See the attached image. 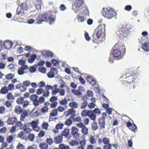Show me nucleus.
<instances>
[{"label": "nucleus", "mask_w": 149, "mask_h": 149, "mask_svg": "<svg viewBox=\"0 0 149 149\" xmlns=\"http://www.w3.org/2000/svg\"><path fill=\"white\" fill-rule=\"evenodd\" d=\"M134 30V27L132 25H129L125 26H123L119 28L117 32V34L119 37L122 36L125 37L133 34Z\"/></svg>", "instance_id": "f257e3e1"}, {"label": "nucleus", "mask_w": 149, "mask_h": 149, "mask_svg": "<svg viewBox=\"0 0 149 149\" xmlns=\"http://www.w3.org/2000/svg\"><path fill=\"white\" fill-rule=\"evenodd\" d=\"M102 13L103 16L108 19H111L117 15L116 11L113 9L110 8H103Z\"/></svg>", "instance_id": "f03ea898"}, {"label": "nucleus", "mask_w": 149, "mask_h": 149, "mask_svg": "<svg viewBox=\"0 0 149 149\" xmlns=\"http://www.w3.org/2000/svg\"><path fill=\"white\" fill-rule=\"evenodd\" d=\"M38 19L41 21L49 22L50 25L52 24L55 22V19L50 16V15L47 12H44L42 15H40Z\"/></svg>", "instance_id": "7ed1b4c3"}, {"label": "nucleus", "mask_w": 149, "mask_h": 149, "mask_svg": "<svg viewBox=\"0 0 149 149\" xmlns=\"http://www.w3.org/2000/svg\"><path fill=\"white\" fill-rule=\"evenodd\" d=\"M121 54V52L119 50L116 49L114 50H113L111 51V53L110 54V56L109 58V61L110 63H113V59L114 58H119L117 59L120 58ZM121 58L120 57V58Z\"/></svg>", "instance_id": "20e7f679"}, {"label": "nucleus", "mask_w": 149, "mask_h": 149, "mask_svg": "<svg viewBox=\"0 0 149 149\" xmlns=\"http://www.w3.org/2000/svg\"><path fill=\"white\" fill-rule=\"evenodd\" d=\"M105 31L104 28H102L100 26H98L96 29L95 32L93 35V37L95 39L96 38L99 39L104 33V31Z\"/></svg>", "instance_id": "39448f33"}, {"label": "nucleus", "mask_w": 149, "mask_h": 149, "mask_svg": "<svg viewBox=\"0 0 149 149\" xmlns=\"http://www.w3.org/2000/svg\"><path fill=\"white\" fill-rule=\"evenodd\" d=\"M137 75L131 74L129 75L128 74H127V77L125 78L126 82H125V84L131 83L135 81H137V79H136Z\"/></svg>", "instance_id": "423d86ee"}, {"label": "nucleus", "mask_w": 149, "mask_h": 149, "mask_svg": "<svg viewBox=\"0 0 149 149\" xmlns=\"http://www.w3.org/2000/svg\"><path fill=\"white\" fill-rule=\"evenodd\" d=\"M0 41L1 45V50L4 49H10L13 46V43L12 41H7L5 42L2 41Z\"/></svg>", "instance_id": "0eeeda50"}, {"label": "nucleus", "mask_w": 149, "mask_h": 149, "mask_svg": "<svg viewBox=\"0 0 149 149\" xmlns=\"http://www.w3.org/2000/svg\"><path fill=\"white\" fill-rule=\"evenodd\" d=\"M83 3V1L82 0H77L72 6V9L77 13L78 8H80Z\"/></svg>", "instance_id": "6e6552de"}, {"label": "nucleus", "mask_w": 149, "mask_h": 149, "mask_svg": "<svg viewBox=\"0 0 149 149\" xmlns=\"http://www.w3.org/2000/svg\"><path fill=\"white\" fill-rule=\"evenodd\" d=\"M17 103L19 105L23 104L24 107H25L29 105V102L26 100H25L24 98L23 97H20L17 98L16 100Z\"/></svg>", "instance_id": "1a4fd4ad"}, {"label": "nucleus", "mask_w": 149, "mask_h": 149, "mask_svg": "<svg viewBox=\"0 0 149 149\" xmlns=\"http://www.w3.org/2000/svg\"><path fill=\"white\" fill-rule=\"evenodd\" d=\"M76 125L78 127L81 128V132L84 135H86L88 134V129L83 123L81 122H79Z\"/></svg>", "instance_id": "9d476101"}, {"label": "nucleus", "mask_w": 149, "mask_h": 149, "mask_svg": "<svg viewBox=\"0 0 149 149\" xmlns=\"http://www.w3.org/2000/svg\"><path fill=\"white\" fill-rule=\"evenodd\" d=\"M58 93L61 96H64L65 94V91L64 89L57 87L52 91V93L53 95H56Z\"/></svg>", "instance_id": "9b49d317"}, {"label": "nucleus", "mask_w": 149, "mask_h": 149, "mask_svg": "<svg viewBox=\"0 0 149 149\" xmlns=\"http://www.w3.org/2000/svg\"><path fill=\"white\" fill-rule=\"evenodd\" d=\"M75 111L73 109H69L68 111H65L64 112V115L66 117L68 116L71 115L70 117V118H73V116H74L75 115Z\"/></svg>", "instance_id": "f8f14e48"}, {"label": "nucleus", "mask_w": 149, "mask_h": 149, "mask_svg": "<svg viewBox=\"0 0 149 149\" xmlns=\"http://www.w3.org/2000/svg\"><path fill=\"white\" fill-rule=\"evenodd\" d=\"M69 132V129H65L61 133L62 135V136H64L65 138L67 139H69L71 137Z\"/></svg>", "instance_id": "ddd939ff"}, {"label": "nucleus", "mask_w": 149, "mask_h": 149, "mask_svg": "<svg viewBox=\"0 0 149 149\" xmlns=\"http://www.w3.org/2000/svg\"><path fill=\"white\" fill-rule=\"evenodd\" d=\"M31 100L33 101V103L35 107L38 106V96L36 95H33L30 97Z\"/></svg>", "instance_id": "4468645a"}, {"label": "nucleus", "mask_w": 149, "mask_h": 149, "mask_svg": "<svg viewBox=\"0 0 149 149\" xmlns=\"http://www.w3.org/2000/svg\"><path fill=\"white\" fill-rule=\"evenodd\" d=\"M41 54L44 56V57L46 58H47L49 56L52 57L54 55V54L53 53L50 51L47 52L45 51H42L41 52Z\"/></svg>", "instance_id": "2eb2a0df"}, {"label": "nucleus", "mask_w": 149, "mask_h": 149, "mask_svg": "<svg viewBox=\"0 0 149 149\" xmlns=\"http://www.w3.org/2000/svg\"><path fill=\"white\" fill-rule=\"evenodd\" d=\"M86 80L92 85H94L96 83V79L92 76H88L86 78Z\"/></svg>", "instance_id": "dca6fc26"}, {"label": "nucleus", "mask_w": 149, "mask_h": 149, "mask_svg": "<svg viewBox=\"0 0 149 149\" xmlns=\"http://www.w3.org/2000/svg\"><path fill=\"white\" fill-rule=\"evenodd\" d=\"M99 123L101 130H103L105 128V119L103 118H100L99 120Z\"/></svg>", "instance_id": "f3484780"}, {"label": "nucleus", "mask_w": 149, "mask_h": 149, "mask_svg": "<svg viewBox=\"0 0 149 149\" xmlns=\"http://www.w3.org/2000/svg\"><path fill=\"white\" fill-rule=\"evenodd\" d=\"M16 87L17 89H19L20 91L22 92H25L27 89V87L23 84H17Z\"/></svg>", "instance_id": "a211bd4d"}, {"label": "nucleus", "mask_w": 149, "mask_h": 149, "mask_svg": "<svg viewBox=\"0 0 149 149\" xmlns=\"http://www.w3.org/2000/svg\"><path fill=\"white\" fill-rule=\"evenodd\" d=\"M49 104V102H46L44 104L45 106L42 107L41 109V112L43 113H47L48 111V108L47 106Z\"/></svg>", "instance_id": "6ab92c4d"}, {"label": "nucleus", "mask_w": 149, "mask_h": 149, "mask_svg": "<svg viewBox=\"0 0 149 149\" xmlns=\"http://www.w3.org/2000/svg\"><path fill=\"white\" fill-rule=\"evenodd\" d=\"M17 121V119L15 117H12L9 118L7 120L8 123L10 125H13Z\"/></svg>", "instance_id": "aec40b11"}, {"label": "nucleus", "mask_w": 149, "mask_h": 149, "mask_svg": "<svg viewBox=\"0 0 149 149\" xmlns=\"http://www.w3.org/2000/svg\"><path fill=\"white\" fill-rule=\"evenodd\" d=\"M88 117L90 118L91 120H93V121H95L96 120V115L95 113H94L93 111L92 110H91Z\"/></svg>", "instance_id": "412c9836"}, {"label": "nucleus", "mask_w": 149, "mask_h": 149, "mask_svg": "<svg viewBox=\"0 0 149 149\" xmlns=\"http://www.w3.org/2000/svg\"><path fill=\"white\" fill-rule=\"evenodd\" d=\"M27 135L26 132L24 131L21 132L18 134V137L22 139H25L26 138Z\"/></svg>", "instance_id": "4be33fe9"}, {"label": "nucleus", "mask_w": 149, "mask_h": 149, "mask_svg": "<svg viewBox=\"0 0 149 149\" xmlns=\"http://www.w3.org/2000/svg\"><path fill=\"white\" fill-rule=\"evenodd\" d=\"M72 92L74 95L79 97H81L83 95L82 92L78 90L72 89Z\"/></svg>", "instance_id": "5701e85b"}, {"label": "nucleus", "mask_w": 149, "mask_h": 149, "mask_svg": "<svg viewBox=\"0 0 149 149\" xmlns=\"http://www.w3.org/2000/svg\"><path fill=\"white\" fill-rule=\"evenodd\" d=\"M19 6L21 9L24 10H27L29 8V6L26 2L21 3Z\"/></svg>", "instance_id": "b1692460"}, {"label": "nucleus", "mask_w": 149, "mask_h": 149, "mask_svg": "<svg viewBox=\"0 0 149 149\" xmlns=\"http://www.w3.org/2000/svg\"><path fill=\"white\" fill-rule=\"evenodd\" d=\"M69 106L72 109H77L78 107V103L75 102H72L70 103L69 104Z\"/></svg>", "instance_id": "393cba45"}, {"label": "nucleus", "mask_w": 149, "mask_h": 149, "mask_svg": "<svg viewBox=\"0 0 149 149\" xmlns=\"http://www.w3.org/2000/svg\"><path fill=\"white\" fill-rule=\"evenodd\" d=\"M23 58V55H19L17 57V59H19V64L22 66L24 65L26 63L25 61L24 60L20 59V58Z\"/></svg>", "instance_id": "a878e982"}, {"label": "nucleus", "mask_w": 149, "mask_h": 149, "mask_svg": "<svg viewBox=\"0 0 149 149\" xmlns=\"http://www.w3.org/2000/svg\"><path fill=\"white\" fill-rule=\"evenodd\" d=\"M91 111V110L84 109L81 112V116L83 117H86L87 116H88Z\"/></svg>", "instance_id": "bb28decb"}, {"label": "nucleus", "mask_w": 149, "mask_h": 149, "mask_svg": "<svg viewBox=\"0 0 149 149\" xmlns=\"http://www.w3.org/2000/svg\"><path fill=\"white\" fill-rule=\"evenodd\" d=\"M63 141L62 137L61 136L55 137L54 139V142L56 143H58Z\"/></svg>", "instance_id": "cd10ccee"}, {"label": "nucleus", "mask_w": 149, "mask_h": 149, "mask_svg": "<svg viewBox=\"0 0 149 149\" xmlns=\"http://www.w3.org/2000/svg\"><path fill=\"white\" fill-rule=\"evenodd\" d=\"M0 92L1 93L4 95L8 93L9 91L7 89V87L6 86H4L1 89Z\"/></svg>", "instance_id": "c85d7f7f"}, {"label": "nucleus", "mask_w": 149, "mask_h": 149, "mask_svg": "<svg viewBox=\"0 0 149 149\" xmlns=\"http://www.w3.org/2000/svg\"><path fill=\"white\" fill-rule=\"evenodd\" d=\"M127 126L129 128V129L132 130V131L134 132L135 130H137V128L135 125V124H134V129L132 128V127L133 126L132 125L131 123L130 122H128L127 123Z\"/></svg>", "instance_id": "c756f323"}, {"label": "nucleus", "mask_w": 149, "mask_h": 149, "mask_svg": "<svg viewBox=\"0 0 149 149\" xmlns=\"http://www.w3.org/2000/svg\"><path fill=\"white\" fill-rule=\"evenodd\" d=\"M89 141L92 144H94L96 143L97 139L94 136H91L89 137Z\"/></svg>", "instance_id": "7c9ffc66"}, {"label": "nucleus", "mask_w": 149, "mask_h": 149, "mask_svg": "<svg viewBox=\"0 0 149 149\" xmlns=\"http://www.w3.org/2000/svg\"><path fill=\"white\" fill-rule=\"evenodd\" d=\"M30 125L32 127L33 130L37 131V130L36 129L38 126V123L36 121H33L30 123Z\"/></svg>", "instance_id": "2f4dec72"}, {"label": "nucleus", "mask_w": 149, "mask_h": 149, "mask_svg": "<svg viewBox=\"0 0 149 149\" xmlns=\"http://www.w3.org/2000/svg\"><path fill=\"white\" fill-rule=\"evenodd\" d=\"M143 49L146 51H149V42H146L143 44L142 46Z\"/></svg>", "instance_id": "473e14b6"}, {"label": "nucleus", "mask_w": 149, "mask_h": 149, "mask_svg": "<svg viewBox=\"0 0 149 149\" xmlns=\"http://www.w3.org/2000/svg\"><path fill=\"white\" fill-rule=\"evenodd\" d=\"M69 144L72 146H77L79 145V142L76 140H72L70 142Z\"/></svg>", "instance_id": "72a5a7b5"}, {"label": "nucleus", "mask_w": 149, "mask_h": 149, "mask_svg": "<svg viewBox=\"0 0 149 149\" xmlns=\"http://www.w3.org/2000/svg\"><path fill=\"white\" fill-rule=\"evenodd\" d=\"M57 87V84H55L53 86H52L50 85H47L46 87V91H48L51 89L52 90V91L54 90L55 88Z\"/></svg>", "instance_id": "f704fd0d"}, {"label": "nucleus", "mask_w": 149, "mask_h": 149, "mask_svg": "<svg viewBox=\"0 0 149 149\" xmlns=\"http://www.w3.org/2000/svg\"><path fill=\"white\" fill-rule=\"evenodd\" d=\"M39 147L41 149H47L48 146L45 143L42 142L40 144Z\"/></svg>", "instance_id": "c9c22d12"}, {"label": "nucleus", "mask_w": 149, "mask_h": 149, "mask_svg": "<svg viewBox=\"0 0 149 149\" xmlns=\"http://www.w3.org/2000/svg\"><path fill=\"white\" fill-rule=\"evenodd\" d=\"M22 110L20 106H17L16 107L15 109V112L16 113L19 114L22 112Z\"/></svg>", "instance_id": "e433bc0d"}, {"label": "nucleus", "mask_w": 149, "mask_h": 149, "mask_svg": "<svg viewBox=\"0 0 149 149\" xmlns=\"http://www.w3.org/2000/svg\"><path fill=\"white\" fill-rule=\"evenodd\" d=\"M78 129L74 126L72 127L71 129V134L72 135L78 133Z\"/></svg>", "instance_id": "4c0bfd02"}, {"label": "nucleus", "mask_w": 149, "mask_h": 149, "mask_svg": "<svg viewBox=\"0 0 149 149\" xmlns=\"http://www.w3.org/2000/svg\"><path fill=\"white\" fill-rule=\"evenodd\" d=\"M92 129L94 130H97L98 128L97 123L95 121H93L92 123Z\"/></svg>", "instance_id": "58836bf2"}, {"label": "nucleus", "mask_w": 149, "mask_h": 149, "mask_svg": "<svg viewBox=\"0 0 149 149\" xmlns=\"http://www.w3.org/2000/svg\"><path fill=\"white\" fill-rule=\"evenodd\" d=\"M15 77V76L14 74L9 73L6 75L5 77L6 79H11L14 78Z\"/></svg>", "instance_id": "ea45409f"}, {"label": "nucleus", "mask_w": 149, "mask_h": 149, "mask_svg": "<svg viewBox=\"0 0 149 149\" xmlns=\"http://www.w3.org/2000/svg\"><path fill=\"white\" fill-rule=\"evenodd\" d=\"M58 149H70V148L68 146H65L63 144H61L59 146Z\"/></svg>", "instance_id": "a19ab883"}, {"label": "nucleus", "mask_w": 149, "mask_h": 149, "mask_svg": "<svg viewBox=\"0 0 149 149\" xmlns=\"http://www.w3.org/2000/svg\"><path fill=\"white\" fill-rule=\"evenodd\" d=\"M57 115V110L56 109H54L50 113V117H54Z\"/></svg>", "instance_id": "79ce46f5"}, {"label": "nucleus", "mask_w": 149, "mask_h": 149, "mask_svg": "<svg viewBox=\"0 0 149 149\" xmlns=\"http://www.w3.org/2000/svg\"><path fill=\"white\" fill-rule=\"evenodd\" d=\"M87 106H88V102H83L81 104L80 107L81 109H84L86 108Z\"/></svg>", "instance_id": "37998d69"}, {"label": "nucleus", "mask_w": 149, "mask_h": 149, "mask_svg": "<svg viewBox=\"0 0 149 149\" xmlns=\"http://www.w3.org/2000/svg\"><path fill=\"white\" fill-rule=\"evenodd\" d=\"M35 137V136L33 134H29L28 136V139L30 141H32L34 140Z\"/></svg>", "instance_id": "c03bdc74"}, {"label": "nucleus", "mask_w": 149, "mask_h": 149, "mask_svg": "<svg viewBox=\"0 0 149 149\" xmlns=\"http://www.w3.org/2000/svg\"><path fill=\"white\" fill-rule=\"evenodd\" d=\"M7 98L9 100H14L15 98L13 95L11 93H9L7 94Z\"/></svg>", "instance_id": "a18cd8bd"}, {"label": "nucleus", "mask_w": 149, "mask_h": 149, "mask_svg": "<svg viewBox=\"0 0 149 149\" xmlns=\"http://www.w3.org/2000/svg\"><path fill=\"white\" fill-rule=\"evenodd\" d=\"M15 136V135L13 134L9 136L7 138V141L8 143H11L13 141V138Z\"/></svg>", "instance_id": "49530a36"}, {"label": "nucleus", "mask_w": 149, "mask_h": 149, "mask_svg": "<svg viewBox=\"0 0 149 149\" xmlns=\"http://www.w3.org/2000/svg\"><path fill=\"white\" fill-rule=\"evenodd\" d=\"M64 124L63 123L57 124L56 126V128L57 130L62 129L64 126Z\"/></svg>", "instance_id": "de8ad7c7"}, {"label": "nucleus", "mask_w": 149, "mask_h": 149, "mask_svg": "<svg viewBox=\"0 0 149 149\" xmlns=\"http://www.w3.org/2000/svg\"><path fill=\"white\" fill-rule=\"evenodd\" d=\"M8 91H12L15 89L14 85L12 84H10L8 86Z\"/></svg>", "instance_id": "09e8293b"}, {"label": "nucleus", "mask_w": 149, "mask_h": 149, "mask_svg": "<svg viewBox=\"0 0 149 149\" xmlns=\"http://www.w3.org/2000/svg\"><path fill=\"white\" fill-rule=\"evenodd\" d=\"M28 116L27 113L26 112H24L22 114L20 117L21 120L23 121L24 120L26 117Z\"/></svg>", "instance_id": "8fccbe9b"}, {"label": "nucleus", "mask_w": 149, "mask_h": 149, "mask_svg": "<svg viewBox=\"0 0 149 149\" xmlns=\"http://www.w3.org/2000/svg\"><path fill=\"white\" fill-rule=\"evenodd\" d=\"M25 73L24 70L21 68V67H19L18 69V73L19 75H22L24 74Z\"/></svg>", "instance_id": "3c124183"}, {"label": "nucleus", "mask_w": 149, "mask_h": 149, "mask_svg": "<svg viewBox=\"0 0 149 149\" xmlns=\"http://www.w3.org/2000/svg\"><path fill=\"white\" fill-rule=\"evenodd\" d=\"M26 149H38V147L36 144H33L32 145L29 146Z\"/></svg>", "instance_id": "603ef678"}, {"label": "nucleus", "mask_w": 149, "mask_h": 149, "mask_svg": "<svg viewBox=\"0 0 149 149\" xmlns=\"http://www.w3.org/2000/svg\"><path fill=\"white\" fill-rule=\"evenodd\" d=\"M110 140L109 139L106 137H104L102 139V142L104 144L109 143Z\"/></svg>", "instance_id": "864d4df0"}, {"label": "nucleus", "mask_w": 149, "mask_h": 149, "mask_svg": "<svg viewBox=\"0 0 149 149\" xmlns=\"http://www.w3.org/2000/svg\"><path fill=\"white\" fill-rule=\"evenodd\" d=\"M45 101V99L43 96H41L39 97L38 100V105L39 103L42 104L44 103Z\"/></svg>", "instance_id": "5fc2aeb1"}, {"label": "nucleus", "mask_w": 149, "mask_h": 149, "mask_svg": "<svg viewBox=\"0 0 149 149\" xmlns=\"http://www.w3.org/2000/svg\"><path fill=\"white\" fill-rule=\"evenodd\" d=\"M96 104L93 102H91L89 104H88V106L90 109H93L95 106Z\"/></svg>", "instance_id": "6e6d98bb"}, {"label": "nucleus", "mask_w": 149, "mask_h": 149, "mask_svg": "<svg viewBox=\"0 0 149 149\" xmlns=\"http://www.w3.org/2000/svg\"><path fill=\"white\" fill-rule=\"evenodd\" d=\"M38 70L40 72L42 73H45L46 72V70L45 68L42 67H40L38 68Z\"/></svg>", "instance_id": "4d7b16f0"}, {"label": "nucleus", "mask_w": 149, "mask_h": 149, "mask_svg": "<svg viewBox=\"0 0 149 149\" xmlns=\"http://www.w3.org/2000/svg\"><path fill=\"white\" fill-rule=\"evenodd\" d=\"M6 64L3 63L2 60H0V69H3L5 68Z\"/></svg>", "instance_id": "13d9d810"}, {"label": "nucleus", "mask_w": 149, "mask_h": 149, "mask_svg": "<svg viewBox=\"0 0 149 149\" xmlns=\"http://www.w3.org/2000/svg\"><path fill=\"white\" fill-rule=\"evenodd\" d=\"M104 145L103 146V149H111L112 145L110 143Z\"/></svg>", "instance_id": "bf43d9fd"}, {"label": "nucleus", "mask_w": 149, "mask_h": 149, "mask_svg": "<svg viewBox=\"0 0 149 149\" xmlns=\"http://www.w3.org/2000/svg\"><path fill=\"white\" fill-rule=\"evenodd\" d=\"M50 71L54 76L55 75L57 74L58 73V70L54 68H51V69Z\"/></svg>", "instance_id": "052dcab7"}, {"label": "nucleus", "mask_w": 149, "mask_h": 149, "mask_svg": "<svg viewBox=\"0 0 149 149\" xmlns=\"http://www.w3.org/2000/svg\"><path fill=\"white\" fill-rule=\"evenodd\" d=\"M6 109L3 106L0 107V113L5 114V113Z\"/></svg>", "instance_id": "680f3d73"}, {"label": "nucleus", "mask_w": 149, "mask_h": 149, "mask_svg": "<svg viewBox=\"0 0 149 149\" xmlns=\"http://www.w3.org/2000/svg\"><path fill=\"white\" fill-rule=\"evenodd\" d=\"M17 149H25V147L23 144L19 143L17 146Z\"/></svg>", "instance_id": "e2e57ef3"}, {"label": "nucleus", "mask_w": 149, "mask_h": 149, "mask_svg": "<svg viewBox=\"0 0 149 149\" xmlns=\"http://www.w3.org/2000/svg\"><path fill=\"white\" fill-rule=\"evenodd\" d=\"M70 118L68 119H67L65 123V124L67 126H70L71 125L72 123V121L70 120Z\"/></svg>", "instance_id": "0e129e2a"}, {"label": "nucleus", "mask_w": 149, "mask_h": 149, "mask_svg": "<svg viewBox=\"0 0 149 149\" xmlns=\"http://www.w3.org/2000/svg\"><path fill=\"white\" fill-rule=\"evenodd\" d=\"M78 21L79 22H83L85 19V18L84 17L80 16L78 15Z\"/></svg>", "instance_id": "69168bd1"}, {"label": "nucleus", "mask_w": 149, "mask_h": 149, "mask_svg": "<svg viewBox=\"0 0 149 149\" xmlns=\"http://www.w3.org/2000/svg\"><path fill=\"white\" fill-rule=\"evenodd\" d=\"M31 84V82L28 80L24 81L23 83V84L26 87L29 86Z\"/></svg>", "instance_id": "338daca9"}, {"label": "nucleus", "mask_w": 149, "mask_h": 149, "mask_svg": "<svg viewBox=\"0 0 149 149\" xmlns=\"http://www.w3.org/2000/svg\"><path fill=\"white\" fill-rule=\"evenodd\" d=\"M16 65L13 64V63H10L8 65V68L9 69L12 70L14 69Z\"/></svg>", "instance_id": "774afa93"}]
</instances>
